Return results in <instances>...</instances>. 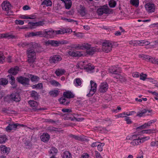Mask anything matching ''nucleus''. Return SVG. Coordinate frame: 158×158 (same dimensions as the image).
Masks as SVG:
<instances>
[{"mask_svg":"<svg viewBox=\"0 0 158 158\" xmlns=\"http://www.w3.org/2000/svg\"><path fill=\"white\" fill-rule=\"evenodd\" d=\"M7 77L9 78V80H10L9 81L10 84L13 86L12 88L13 89L16 88L17 85L15 83V81L14 77L11 74L8 75Z\"/></svg>","mask_w":158,"mask_h":158,"instance_id":"obj_16","label":"nucleus"},{"mask_svg":"<svg viewBox=\"0 0 158 158\" xmlns=\"http://www.w3.org/2000/svg\"><path fill=\"white\" fill-rule=\"evenodd\" d=\"M95 152L97 158H102L100 153L98 151H95Z\"/></svg>","mask_w":158,"mask_h":158,"instance_id":"obj_62","label":"nucleus"},{"mask_svg":"<svg viewBox=\"0 0 158 158\" xmlns=\"http://www.w3.org/2000/svg\"><path fill=\"white\" fill-rule=\"evenodd\" d=\"M94 69V66H91V65H88V66L84 67V69H86L87 71H91Z\"/></svg>","mask_w":158,"mask_h":158,"instance_id":"obj_53","label":"nucleus"},{"mask_svg":"<svg viewBox=\"0 0 158 158\" xmlns=\"http://www.w3.org/2000/svg\"><path fill=\"white\" fill-rule=\"evenodd\" d=\"M44 43L45 45L46 46L50 45L52 47H57L60 45L67 44L69 43V42L64 40H48L44 42Z\"/></svg>","mask_w":158,"mask_h":158,"instance_id":"obj_3","label":"nucleus"},{"mask_svg":"<svg viewBox=\"0 0 158 158\" xmlns=\"http://www.w3.org/2000/svg\"><path fill=\"white\" fill-rule=\"evenodd\" d=\"M7 139L6 135H0V143H4Z\"/></svg>","mask_w":158,"mask_h":158,"instance_id":"obj_41","label":"nucleus"},{"mask_svg":"<svg viewBox=\"0 0 158 158\" xmlns=\"http://www.w3.org/2000/svg\"><path fill=\"white\" fill-rule=\"evenodd\" d=\"M69 136L77 140H79L80 139V138L78 136L73 135L72 134L70 135Z\"/></svg>","mask_w":158,"mask_h":158,"instance_id":"obj_54","label":"nucleus"},{"mask_svg":"<svg viewBox=\"0 0 158 158\" xmlns=\"http://www.w3.org/2000/svg\"><path fill=\"white\" fill-rule=\"evenodd\" d=\"M124 120L127 122V124H131V123H132V121L129 118V117L126 116V118H125Z\"/></svg>","mask_w":158,"mask_h":158,"instance_id":"obj_55","label":"nucleus"},{"mask_svg":"<svg viewBox=\"0 0 158 158\" xmlns=\"http://www.w3.org/2000/svg\"><path fill=\"white\" fill-rule=\"evenodd\" d=\"M119 80L121 82H125L126 81V79L125 77L121 75L119 78Z\"/></svg>","mask_w":158,"mask_h":158,"instance_id":"obj_61","label":"nucleus"},{"mask_svg":"<svg viewBox=\"0 0 158 158\" xmlns=\"http://www.w3.org/2000/svg\"><path fill=\"white\" fill-rule=\"evenodd\" d=\"M33 89H41L43 88V84L42 83H39L37 84L33 85L32 86Z\"/></svg>","mask_w":158,"mask_h":158,"instance_id":"obj_38","label":"nucleus"},{"mask_svg":"<svg viewBox=\"0 0 158 158\" xmlns=\"http://www.w3.org/2000/svg\"><path fill=\"white\" fill-rule=\"evenodd\" d=\"M148 125L147 123H145L143 125H142L138 127L137 128V129H143L144 128H147V127H148Z\"/></svg>","mask_w":158,"mask_h":158,"instance_id":"obj_51","label":"nucleus"},{"mask_svg":"<svg viewBox=\"0 0 158 158\" xmlns=\"http://www.w3.org/2000/svg\"><path fill=\"white\" fill-rule=\"evenodd\" d=\"M149 139L150 137L148 136L139 138L132 141L130 143V144L134 146L138 145L143 143L145 140Z\"/></svg>","mask_w":158,"mask_h":158,"instance_id":"obj_8","label":"nucleus"},{"mask_svg":"<svg viewBox=\"0 0 158 158\" xmlns=\"http://www.w3.org/2000/svg\"><path fill=\"white\" fill-rule=\"evenodd\" d=\"M78 46L75 47L74 46V45H72V48H75L76 49L78 48L82 49H86V53L89 55H92L95 52L98 51V49L95 47H91V45L88 44H84L82 45L78 44Z\"/></svg>","mask_w":158,"mask_h":158,"instance_id":"obj_2","label":"nucleus"},{"mask_svg":"<svg viewBox=\"0 0 158 158\" xmlns=\"http://www.w3.org/2000/svg\"><path fill=\"white\" fill-rule=\"evenodd\" d=\"M66 100L64 97H62L59 99V101L61 104L66 105H68L69 103V102H66Z\"/></svg>","mask_w":158,"mask_h":158,"instance_id":"obj_35","label":"nucleus"},{"mask_svg":"<svg viewBox=\"0 0 158 158\" xmlns=\"http://www.w3.org/2000/svg\"><path fill=\"white\" fill-rule=\"evenodd\" d=\"M63 158H71V155L69 152L66 151L63 154Z\"/></svg>","mask_w":158,"mask_h":158,"instance_id":"obj_36","label":"nucleus"},{"mask_svg":"<svg viewBox=\"0 0 158 158\" xmlns=\"http://www.w3.org/2000/svg\"><path fill=\"white\" fill-rule=\"evenodd\" d=\"M110 9L108 7L107 5H104L101 6V8L97 9V13L99 15H101L103 14H107L109 13Z\"/></svg>","mask_w":158,"mask_h":158,"instance_id":"obj_5","label":"nucleus"},{"mask_svg":"<svg viewBox=\"0 0 158 158\" xmlns=\"http://www.w3.org/2000/svg\"><path fill=\"white\" fill-rule=\"evenodd\" d=\"M76 84L75 85L76 86H79L81 84V80L79 78H77L75 79Z\"/></svg>","mask_w":158,"mask_h":158,"instance_id":"obj_52","label":"nucleus"},{"mask_svg":"<svg viewBox=\"0 0 158 158\" xmlns=\"http://www.w3.org/2000/svg\"><path fill=\"white\" fill-rule=\"evenodd\" d=\"M52 84L54 85L55 86H58L59 85H60V84L57 81H56L55 80H53L52 82Z\"/></svg>","mask_w":158,"mask_h":158,"instance_id":"obj_59","label":"nucleus"},{"mask_svg":"<svg viewBox=\"0 0 158 158\" xmlns=\"http://www.w3.org/2000/svg\"><path fill=\"white\" fill-rule=\"evenodd\" d=\"M16 80L18 83L22 84L23 86H27L30 85V79L23 76H21L17 77Z\"/></svg>","mask_w":158,"mask_h":158,"instance_id":"obj_4","label":"nucleus"},{"mask_svg":"<svg viewBox=\"0 0 158 158\" xmlns=\"http://www.w3.org/2000/svg\"><path fill=\"white\" fill-rule=\"evenodd\" d=\"M19 124L11 123L9 124L8 125L6 128V130L7 131L10 132L12 130H16L17 127L19 126Z\"/></svg>","mask_w":158,"mask_h":158,"instance_id":"obj_10","label":"nucleus"},{"mask_svg":"<svg viewBox=\"0 0 158 158\" xmlns=\"http://www.w3.org/2000/svg\"><path fill=\"white\" fill-rule=\"evenodd\" d=\"M68 54L72 56L76 57L77 51L74 52L73 51H69L68 52Z\"/></svg>","mask_w":158,"mask_h":158,"instance_id":"obj_45","label":"nucleus"},{"mask_svg":"<svg viewBox=\"0 0 158 158\" xmlns=\"http://www.w3.org/2000/svg\"><path fill=\"white\" fill-rule=\"evenodd\" d=\"M55 31V34H56V35L63 34H64L63 29H61L57 31Z\"/></svg>","mask_w":158,"mask_h":158,"instance_id":"obj_49","label":"nucleus"},{"mask_svg":"<svg viewBox=\"0 0 158 158\" xmlns=\"http://www.w3.org/2000/svg\"><path fill=\"white\" fill-rule=\"evenodd\" d=\"M147 76V75L146 74H144L143 73H141L140 76V80L144 81Z\"/></svg>","mask_w":158,"mask_h":158,"instance_id":"obj_43","label":"nucleus"},{"mask_svg":"<svg viewBox=\"0 0 158 158\" xmlns=\"http://www.w3.org/2000/svg\"><path fill=\"white\" fill-rule=\"evenodd\" d=\"M37 45V44L36 43L31 44L30 45L31 47L29 48L27 51L28 58L27 61L29 64L34 63L36 59V53L34 49Z\"/></svg>","mask_w":158,"mask_h":158,"instance_id":"obj_1","label":"nucleus"},{"mask_svg":"<svg viewBox=\"0 0 158 158\" xmlns=\"http://www.w3.org/2000/svg\"><path fill=\"white\" fill-rule=\"evenodd\" d=\"M65 72V71L64 69H58L55 71V73L57 76L63 75Z\"/></svg>","mask_w":158,"mask_h":158,"instance_id":"obj_28","label":"nucleus"},{"mask_svg":"<svg viewBox=\"0 0 158 158\" xmlns=\"http://www.w3.org/2000/svg\"><path fill=\"white\" fill-rule=\"evenodd\" d=\"M2 8L3 10L6 11L8 14V11L10 10L11 5L8 2L4 1L2 4Z\"/></svg>","mask_w":158,"mask_h":158,"instance_id":"obj_9","label":"nucleus"},{"mask_svg":"<svg viewBox=\"0 0 158 158\" xmlns=\"http://www.w3.org/2000/svg\"><path fill=\"white\" fill-rule=\"evenodd\" d=\"M90 82L91 86V91L96 92L97 86V84L93 81H91Z\"/></svg>","mask_w":158,"mask_h":158,"instance_id":"obj_31","label":"nucleus"},{"mask_svg":"<svg viewBox=\"0 0 158 158\" xmlns=\"http://www.w3.org/2000/svg\"><path fill=\"white\" fill-rule=\"evenodd\" d=\"M155 130L154 129H152L146 130V134H151L155 132Z\"/></svg>","mask_w":158,"mask_h":158,"instance_id":"obj_56","label":"nucleus"},{"mask_svg":"<svg viewBox=\"0 0 158 158\" xmlns=\"http://www.w3.org/2000/svg\"><path fill=\"white\" fill-rule=\"evenodd\" d=\"M36 27L43 26L44 23V21H40L38 22H36Z\"/></svg>","mask_w":158,"mask_h":158,"instance_id":"obj_58","label":"nucleus"},{"mask_svg":"<svg viewBox=\"0 0 158 158\" xmlns=\"http://www.w3.org/2000/svg\"><path fill=\"white\" fill-rule=\"evenodd\" d=\"M28 77L32 82H37L40 79L38 76L31 74H29Z\"/></svg>","mask_w":158,"mask_h":158,"instance_id":"obj_23","label":"nucleus"},{"mask_svg":"<svg viewBox=\"0 0 158 158\" xmlns=\"http://www.w3.org/2000/svg\"><path fill=\"white\" fill-rule=\"evenodd\" d=\"M58 152L57 149L54 147H52L49 151V153L50 154H52V156H54Z\"/></svg>","mask_w":158,"mask_h":158,"instance_id":"obj_29","label":"nucleus"},{"mask_svg":"<svg viewBox=\"0 0 158 158\" xmlns=\"http://www.w3.org/2000/svg\"><path fill=\"white\" fill-rule=\"evenodd\" d=\"M147 43V44H145V43L144 42V41H142V42H140V41H134L133 42H130V44H132L134 46H137L138 45H143L142 44H145V45H148V42Z\"/></svg>","mask_w":158,"mask_h":158,"instance_id":"obj_25","label":"nucleus"},{"mask_svg":"<svg viewBox=\"0 0 158 158\" xmlns=\"http://www.w3.org/2000/svg\"><path fill=\"white\" fill-rule=\"evenodd\" d=\"M152 112V110H148L146 109H143L141 111V112H138L137 113V116L139 117H141L145 115H148L149 113Z\"/></svg>","mask_w":158,"mask_h":158,"instance_id":"obj_15","label":"nucleus"},{"mask_svg":"<svg viewBox=\"0 0 158 158\" xmlns=\"http://www.w3.org/2000/svg\"><path fill=\"white\" fill-rule=\"evenodd\" d=\"M9 98L12 100L16 102H19L20 101V98L18 93H15L11 94L9 96Z\"/></svg>","mask_w":158,"mask_h":158,"instance_id":"obj_14","label":"nucleus"},{"mask_svg":"<svg viewBox=\"0 0 158 158\" xmlns=\"http://www.w3.org/2000/svg\"><path fill=\"white\" fill-rule=\"evenodd\" d=\"M105 145V143H99V145L97 147V148L98 150L100 152H101L102 151L103 148L102 147L104 146Z\"/></svg>","mask_w":158,"mask_h":158,"instance_id":"obj_44","label":"nucleus"},{"mask_svg":"<svg viewBox=\"0 0 158 158\" xmlns=\"http://www.w3.org/2000/svg\"><path fill=\"white\" fill-rule=\"evenodd\" d=\"M19 69V68L17 66L12 67L8 71V73L13 75H15L18 73Z\"/></svg>","mask_w":158,"mask_h":158,"instance_id":"obj_18","label":"nucleus"},{"mask_svg":"<svg viewBox=\"0 0 158 158\" xmlns=\"http://www.w3.org/2000/svg\"><path fill=\"white\" fill-rule=\"evenodd\" d=\"M100 143V142H95L93 143L91 145V146L92 147H95L96 146H97L99 145V143Z\"/></svg>","mask_w":158,"mask_h":158,"instance_id":"obj_57","label":"nucleus"},{"mask_svg":"<svg viewBox=\"0 0 158 158\" xmlns=\"http://www.w3.org/2000/svg\"><path fill=\"white\" fill-rule=\"evenodd\" d=\"M29 104L30 105V106L31 107H35L36 108L38 104V102L34 100H30L28 101Z\"/></svg>","mask_w":158,"mask_h":158,"instance_id":"obj_32","label":"nucleus"},{"mask_svg":"<svg viewBox=\"0 0 158 158\" xmlns=\"http://www.w3.org/2000/svg\"><path fill=\"white\" fill-rule=\"evenodd\" d=\"M42 32L43 35L44 36H43V37H45L48 35H53L54 34H55V31L52 29L48 31H47L46 29H45L42 31Z\"/></svg>","mask_w":158,"mask_h":158,"instance_id":"obj_19","label":"nucleus"},{"mask_svg":"<svg viewBox=\"0 0 158 158\" xmlns=\"http://www.w3.org/2000/svg\"><path fill=\"white\" fill-rule=\"evenodd\" d=\"M62 111L64 112L70 113L72 112V110L71 109L66 108L62 109Z\"/></svg>","mask_w":158,"mask_h":158,"instance_id":"obj_60","label":"nucleus"},{"mask_svg":"<svg viewBox=\"0 0 158 158\" xmlns=\"http://www.w3.org/2000/svg\"><path fill=\"white\" fill-rule=\"evenodd\" d=\"M2 111L3 112L6 113H10L13 112H14L13 110H9L8 109H7L5 108L2 109Z\"/></svg>","mask_w":158,"mask_h":158,"instance_id":"obj_50","label":"nucleus"},{"mask_svg":"<svg viewBox=\"0 0 158 158\" xmlns=\"http://www.w3.org/2000/svg\"><path fill=\"white\" fill-rule=\"evenodd\" d=\"M31 96L35 100H37L39 96L38 93L35 90H32L31 92Z\"/></svg>","mask_w":158,"mask_h":158,"instance_id":"obj_27","label":"nucleus"},{"mask_svg":"<svg viewBox=\"0 0 158 158\" xmlns=\"http://www.w3.org/2000/svg\"><path fill=\"white\" fill-rule=\"evenodd\" d=\"M31 44H34L33 43H31L30 44H28V43L25 42L23 43H21L18 44V45L20 47H22V48H24L26 46H28V47L29 48L31 47V46L30 45Z\"/></svg>","mask_w":158,"mask_h":158,"instance_id":"obj_33","label":"nucleus"},{"mask_svg":"<svg viewBox=\"0 0 158 158\" xmlns=\"http://www.w3.org/2000/svg\"><path fill=\"white\" fill-rule=\"evenodd\" d=\"M121 69L119 68H111L109 69V72L113 74L116 75V76H114V77L119 80L121 76L119 73L121 72Z\"/></svg>","mask_w":158,"mask_h":158,"instance_id":"obj_7","label":"nucleus"},{"mask_svg":"<svg viewBox=\"0 0 158 158\" xmlns=\"http://www.w3.org/2000/svg\"><path fill=\"white\" fill-rule=\"evenodd\" d=\"M139 136V135L138 134L134 135L131 136H127L126 139H127L131 140L133 141V140H134L140 138Z\"/></svg>","mask_w":158,"mask_h":158,"instance_id":"obj_30","label":"nucleus"},{"mask_svg":"<svg viewBox=\"0 0 158 158\" xmlns=\"http://www.w3.org/2000/svg\"><path fill=\"white\" fill-rule=\"evenodd\" d=\"M8 83V81L6 78H2L0 80V85H6Z\"/></svg>","mask_w":158,"mask_h":158,"instance_id":"obj_37","label":"nucleus"},{"mask_svg":"<svg viewBox=\"0 0 158 158\" xmlns=\"http://www.w3.org/2000/svg\"><path fill=\"white\" fill-rule=\"evenodd\" d=\"M79 13L82 16H84L86 14L85 7H82L80 10Z\"/></svg>","mask_w":158,"mask_h":158,"instance_id":"obj_46","label":"nucleus"},{"mask_svg":"<svg viewBox=\"0 0 158 158\" xmlns=\"http://www.w3.org/2000/svg\"><path fill=\"white\" fill-rule=\"evenodd\" d=\"M50 136L47 133H44L40 136L41 140L44 142L48 141L49 139Z\"/></svg>","mask_w":158,"mask_h":158,"instance_id":"obj_21","label":"nucleus"},{"mask_svg":"<svg viewBox=\"0 0 158 158\" xmlns=\"http://www.w3.org/2000/svg\"><path fill=\"white\" fill-rule=\"evenodd\" d=\"M63 96L64 98H73L74 97V95L71 91H69L64 92L63 93Z\"/></svg>","mask_w":158,"mask_h":158,"instance_id":"obj_22","label":"nucleus"},{"mask_svg":"<svg viewBox=\"0 0 158 158\" xmlns=\"http://www.w3.org/2000/svg\"><path fill=\"white\" fill-rule=\"evenodd\" d=\"M28 34V37L37 36L43 37V36H44V35H43V32L42 31H36L35 32H29Z\"/></svg>","mask_w":158,"mask_h":158,"instance_id":"obj_17","label":"nucleus"},{"mask_svg":"<svg viewBox=\"0 0 158 158\" xmlns=\"http://www.w3.org/2000/svg\"><path fill=\"white\" fill-rule=\"evenodd\" d=\"M139 58H142L143 59L151 62V63H152V59H154V58H153L149 56L143 54L139 55Z\"/></svg>","mask_w":158,"mask_h":158,"instance_id":"obj_20","label":"nucleus"},{"mask_svg":"<svg viewBox=\"0 0 158 158\" xmlns=\"http://www.w3.org/2000/svg\"><path fill=\"white\" fill-rule=\"evenodd\" d=\"M113 45L110 42H104L102 44V50L103 52L108 53L112 50Z\"/></svg>","mask_w":158,"mask_h":158,"instance_id":"obj_6","label":"nucleus"},{"mask_svg":"<svg viewBox=\"0 0 158 158\" xmlns=\"http://www.w3.org/2000/svg\"><path fill=\"white\" fill-rule=\"evenodd\" d=\"M5 57L3 55V53L0 54V63H3L5 61Z\"/></svg>","mask_w":158,"mask_h":158,"instance_id":"obj_48","label":"nucleus"},{"mask_svg":"<svg viewBox=\"0 0 158 158\" xmlns=\"http://www.w3.org/2000/svg\"><path fill=\"white\" fill-rule=\"evenodd\" d=\"M108 88V85L106 82H104L101 83L100 85L99 91L100 93H105L107 90Z\"/></svg>","mask_w":158,"mask_h":158,"instance_id":"obj_11","label":"nucleus"},{"mask_svg":"<svg viewBox=\"0 0 158 158\" xmlns=\"http://www.w3.org/2000/svg\"><path fill=\"white\" fill-rule=\"evenodd\" d=\"M41 5H45L47 6H51L52 5V2L50 0H44L41 3Z\"/></svg>","mask_w":158,"mask_h":158,"instance_id":"obj_34","label":"nucleus"},{"mask_svg":"<svg viewBox=\"0 0 158 158\" xmlns=\"http://www.w3.org/2000/svg\"><path fill=\"white\" fill-rule=\"evenodd\" d=\"M152 60V63L153 64H156L158 65V59L154 58V59Z\"/></svg>","mask_w":158,"mask_h":158,"instance_id":"obj_64","label":"nucleus"},{"mask_svg":"<svg viewBox=\"0 0 158 158\" xmlns=\"http://www.w3.org/2000/svg\"><path fill=\"white\" fill-rule=\"evenodd\" d=\"M89 157V155L88 153H84L80 158H88Z\"/></svg>","mask_w":158,"mask_h":158,"instance_id":"obj_63","label":"nucleus"},{"mask_svg":"<svg viewBox=\"0 0 158 158\" xmlns=\"http://www.w3.org/2000/svg\"><path fill=\"white\" fill-rule=\"evenodd\" d=\"M64 4L66 9H69L71 6L72 1L71 0H68L67 2H66L64 3Z\"/></svg>","mask_w":158,"mask_h":158,"instance_id":"obj_39","label":"nucleus"},{"mask_svg":"<svg viewBox=\"0 0 158 158\" xmlns=\"http://www.w3.org/2000/svg\"><path fill=\"white\" fill-rule=\"evenodd\" d=\"M0 149L3 153L6 155L9 153L10 151V149L9 148H7L3 145L0 146Z\"/></svg>","mask_w":158,"mask_h":158,"instance_id":"obj_24","label":"nucleus"},{"mask_svg":"<svg viewBox=\"0 0 158 158\" xmlns=\"http://www.w3.org/2000/svg\"><path fill=\"white\" fill-rule=\"evenodd\" d=\"M116 5V2L114 0H110L109 2V5L110 7L113 8Z\"/></svg>","mask_w":158,"mask_h":158,"instance_id":"obj_42","label":"nucleus"},{"mask_svg":"<svg viewBox=\"0 0 158 158\" xmlns=\"http://www.w3.org/2000/svg\"><path fill=\"white\" fill-rule=\"evenodd\" d=\"M139 2V0H130V3L136 7L138 6Z\"/></svg>","mask_w":158,"mask_h":158,"instance_id":"obj_40","label":"nucleus"},{"mask_svg":"<svg viewBox=\"0 0 158 158\" xmlns=\"http://www.w3.org/2000/svg\"><path fill=\"white\" fill-rule=\"evenodd\" d=\"M61 60L62 58L59 55H54L50 58L49 61L50 63L51 64L56 63Z\"/></svg>","mask_w":158,"mask_h":158,"instance_id":"obj_12","label":"nucleus"},{"mask_svg":"<svg viewBox=\"0 0 158 158\" xmlns=\"http://www.w3.org/2000/svg\"><path fill=\"white\" fill-rule=\"evenodd\" d=\"M60 91L56 89H54L49 92V94L52 97H55L58 96Z\"/></svg>","mask_w":158,"mask_h":158,"instance_id":"obj_26","label":"nucleus"},{"mask_svg":"<svg viewBox=\"0 0 158 158\" xmlns=\"http://www.w3.org/2000/svg\"><path fill=\"white\" fill-rule=\"evenodd\" d=\"M146 10L149 13L153 12L155 10V6L153 4L147 3L145 5Z\"/></svg>","mask_w":158,"mask_h":158,"instance_id":"obj_13","label":"nucleus"},{"mask_svg":"<svg viewBox=\"0 0 158 158\" xmlns=\"http://www.w3.org/2000/svg\"><path fill=\"white\" fill-rule=\"evenodd\" d=\"M61 19L63 20H65L66 21L69 22L74 23L76 22L75 20L71 19H67L63 17L61 18Z\"/></svg>","mask_w":158,"mask_h":158,"instance_id":"obj_47","label":"nucleus"}]
</instances>
